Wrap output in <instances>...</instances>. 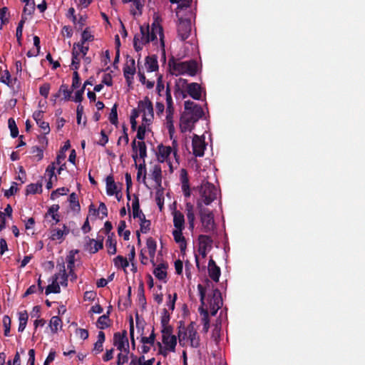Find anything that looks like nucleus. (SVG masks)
I'll return each instance as SVG.
<instances>
[{
    "instance_id": "12",
    "label": "nucleus",
    "mask_w": 365,
    "mask_h": 365,
    "mask_svg": "<svg viewBox=\"0 0 365 365\" xmlns=\"http://www.w3.org/2000/svg\"><path fill=\"white\" fill-rule=\"evenodd\" d=\"M170 71L172 75H188L193 76L197 73V63L194 61H180L171 59L168 62Z\"/></svg>"
},
{
    "instance_id": "15",
    "label": "nucleus",
    "mask_w": 365,
    "mask_h": 365,
    "mask_svg": "<svg viewBox=\"0 0 365 365\" xmlns=\"http://www.w3.org/2000/svg\"><path fill=\"white\" fill-rule=\"evenodd\" d=\"M132 148L133 151L132 157L135 163L138 158L145 160V158L147 156V149L146 145L143 141L137 142L135 140H134L132 143Z\"/></svg>"
},
{
    "instance_id": "3",
    "label": "nucleus",
    "mask_w": 365,
    "mask_h": 365,
    "mask_svg": "<svg viewBox=\"0 0 365 365\" xmlns=\"http://www.w3.org/2000/svg\"><path fill=\"white\" fill-rule=\"evenodd\" d=\"M195 170L199 173L200 176L204 178L201 184L196 188L198 192L196 202L197 208L205 207V206L210 205L217 198L220 192L213 184L209 182L205 179L206 177L205 175H201L203 170L201 169L197 161L195 162Z\"/></svg>"
},
{
    "instance_id": "13",
    "label": "nucleus",
    "mask_w": 365,
    "mask_h": 365,
    "mask_svg": "<svg viewBox=\"0 0 365 365\" xmlns=\"http://www.w3.org/2000/svg\"><path fill=\"white\" fill-rule=\"evenodd\" d=\"M197 210L200 218L202 231L205 232H213L215 230V222L212 212L206 207L197 208Z\"/></svg>"
},
{
    "instance_id": "10",
    "label": "nucleus",
    "mask_w": 365,
    "mask_h": 365,
    "mask_svg": "<svg viewBox=\"0 0 365 365\" xmlns=\"http://www.w3.org/2000/svg\"><path fill=\"white\" fill-rule=\"evenodd\" d=\"M173 4H178V11L176 14L178 16V21L177 24V33L178 37L181 41L186 40L191 34L192 25L190 20L180 17V10L184 7L187 8L190 5V0H170Z\"/></svg>"
},
{
    "instance_id": "38",
    "label": "nucleus",
    "mask_w": 365,
    "mask_h": 365,
    "mask_svg": "<svg viewBox=\"0 0 365 365\" xmlns=\"http://www.w3.org/2000/svg\"><path fill=\"white\" fill-rule=\"evenodd\" d=\"M154 361V359L145 360L144 356H134L132 358L129 365H153Z\"/></svg>"
},
{
    "instance_id": "22",
    "label": "nucleus",
    "mask_w": 365,
    "mask_h": 365,
    "mask_svg": "<svg viewBox=\"0 0 365 365\" xmlns=\"http://www.w3.org/2000/svg\"><path fill=\"white\" fill-rule=\"evenodd\" d=\"M142 71L145 73H153L156 72L158 70V63L155 57L154 56H148L145 58V61L144 66L140 68Z\"/></svg>"
},
{
    "instance_id": "63",
    "label": "nucleus",
    "mask_w": 365,
    "mask_h": 365,
    "mask_svg": "<svg viewBox=\"0 0 365 365\" xmlns=\"http://www.w3.org/2000/svg\"><path fill=\"white\" fill-rule=\"evenodd\" d=\"M68 192V189L66 187H63L58 188L56 190L52 192L51 198L55 199L60 195H66Z\"/></svg>"
},
{
    "instance_id": "62",
    "label": "nucleus",
    "mask_w": 365,
    "mask_h": 365,
    "mask_svg": "<svg viewBox=\"0 0 365 365\" xmlns=\"http://www.w3.org/2000/svg\"><path fill=\"white\" fill-rule=\"evenodd\" d=\"M140 226V232L143 233H146L150 230V222L149 220H146L145 217L139 220Z\"/></svg>"
},
{
    "instance_id": "55",
    "label": "nucleus",
    "mask_w": 365,
    "mask_h": 365,
    "mask_svg": "<svg viewBox=\"0 0 365 365\" xmlns=\"http://www.w3.org/2000/svg\"><path fill=\"white\" fill-rule=\"evenodd\" d=\"M69 202L71 205V208L73 210H78L80 209V205L78 203V196L76 193L73 192L69 196Z\"/></svg>"
},
{
    "instance_id": "46",
    "label": "nucleus",
    "mask_w": 365,
    "mask_h": 365,
    "mask_svg": "<svg viewBox=\"0 0 365 365\" xmlns=\"http://www.w3.org/2000/svg\"><path fill=\"white\" fill-rule=\"evenodd\" d=\"M155 201L160 210H162L164 205L163 187L155 189Z\"/></svg>"
},
{
    "instance_id": "59",
    "label": "nucleus",
    "mask_w": 365,
    "mask_h": 365,
    "mask_svg": "<svg viewBox=\"0 0 365 365\" xmlns=\"http://www.w3.org/2000/svg\"><path fill=\"white\" fill-rule=\"evenodd\" d=\"M155 335L154 334V331H153L149 336L142 337L140 341L143 344H149V345L153 346L155 344Z\"/></svg>"
},
{
    "instance_id": "11",
    "label": "nucleus",
    "mask_w": 365,
    "mask_h": 365,
    "mask_svg": "<svg viewBox=\"0 0 365 365\" xmlns=\"http://www.w3.org/2000/svg\"><path fill=\"white\" fill-rule=\"evenodd\" d=\"M179 341L183 346H190L197 348L200 344V336L197 334V326L190 323L186 328L180 329L178 333Z\"/></svg>"
},
{
    "instance_id": "57",
    "label": "nucleus",
    "mask_w": 365,
    "mask_h": 365,
    "mask_svg": "<svg viewBox=\"0 0 365 365\" xmlns=\"http://www.w3.org/2000/svg\"><path fill=\"white\" fill-rule=\"evenodd\" d=\"M109 120L113 125H116L118 123V113H117V105L116 104H115L113 106V108H111L110 115H109Z\"/></svg>"
},
{
    "instance_id": "42",
    "label": "nucleus",
    "mask_w": 365,
    "mask_h": 365,
    "mask_svg": "<svg viewBox=\"0 0 365 365\" xmlns=\"http://www.w3.org/2000/svg\"><path fill=\"white\" fill-rule=\"evenodd\" d=\"M58 209L59 206L58 205H53L48 209V212L46 215V217H51L54 221V222L52 223V225L59 222V217L58 215Z\"/></svg>"
},
{
    "instance_id": "31",
    "label": "nucleus",
    "mask_w": 365,
    "mask_h": 365,
    "mask_svg": "<svg viewBox=\"0 0 365 365\" xmlns=\"http://www.w3.org/2000/svg\"><path fill=\"white\" fill-rule=\"evenodd\" d=\"M119 190L117 185L114 182L112 176H108L106 178V193L108 195H113L116 191Z\"/></svg>"
},
{
    "instance_id": "35",
    "label": "nucleus",
    "mask_w": 365,
    "mask_h": 365,
    "mask_svg": "<svg viewBox=\"0 0 365 365\" xmlns=\"http://www.w3.org/2000/svg\"><path fill=\"white\" fill-rule=\"evenodd\" d=\"M146 247L148 249L150 257L153 259L155 256L157 248L156 241L152 237L148 238L146 241Z\"/></svg>"
},
{
    "instance_id": "48",
    "label": "nucleus",
    "mask_w": 365,
    "mask_h": 365,
    "mask_svg": "<svg viewBox=\"0 0 365 365\" xmlns=\"http://www.w3.org/2000/svg\"><path fill=\"white\" fill-rule=\"evenodd\" d=\"M125 222L120 221L118 227V233L120 236H123L125 240H128L130 232L129 230H125Z\"/></svg>"
},
{
    "instance_id": "27",
    "label": "nucleus",
    "mask_w": 365,
    "mask_h": 365,
    "mask_svg": "<svg viewBox=\"0 0 365 365\" xmlns=\"http://www.w3.org/2000/svg\"><path fill=\"white\" fill-rule=\"evenodd\" d=\"M89 50V46H83L78 43H74L72 48V56L85 57Z\"/></svg>"
},
{
    "instance_id": "21",
    "label": "nucleus",
    "mask_w": 365,
    "mask_h": 365,
    "mask_svg": "<svg viewBox=\"0 0 365 365\" xmlns=\"http://www.w3.org/2000/svg\"><path fill=\"white\" fill-rule=\"evenodd\" d=\"M186 93L195 100H200L205 95V90L197 83H190Z\"/></svg>"
},
{
    "instance_id": "64",
    "label": "nucleus",
    "mask_w": 365,
    "mask_h": 365,
    "mask_svg": "<svg viewBox=\"0 0 365 365\" xmlns=\"http://www.w3.org/2000/svg\"><path fill=\"white\" fill-rule=\"evenodd\" d=\"M59 92L63 95V98L68 101L71 97V91H70L66 85H62L60 87Z\"/></svg>"
},
{
    "instance_id": "8",
    "label": "nucleus",
    "mask_w": 365,
    "mask_h": 365,
    "mask_svg": "<svg viewBox=\"0 0 365 365\" xmlns=\"http://www.w3.org/2000/svg\"><path fill=\"white\" fill-rule=\"evenodd\" d=\"M161 342L158 341L156 345L158 353L166 357L170 353L175 351L177 338L173 334V329L168 325L163 324L161 329Z\"/></svg>"
},
{
    "instance_id": "29",
    "label": "nucleus",
    "mask_w": 365,
    "mask_h": 365,
    "mask_svg": "<svg viewBox=\"0 0 365 365\" xmlns=\"http://www.w3.org/2000/svg\"><path fill=\"white\" fill-rule=\"evenodd\" d=\"M199 248L210 250L212 246V240L207 235H201L198 237Z\"/></svg>"
},
{
    "instance_id": "61",
    "label": "nucleus",
    "mask_w": 365,
    "mask_h": 365,
    "mask_svg": "<svg viewBox=\"0 0 365 365\" xmlns=\"http://www.w3.org/2000/svg\"><path fill=\"white\" fill-rule=\"evenodd\" d=\"M3 325L4 327V334L5 336H9L11 328V319L9 316L5 315L3 317Z\"/></svg>"
},
{
    "instance_id": "2",
    "label": "nucleus",
    "mask_w": 365,
    "mask_h": 365,
    "mask_svg": "<svg viewBox=\"0 0 365 365\" xmlns=\"http://www.w3.org/2000/svg\"><path fill=\"white\" fill-rule=\"evenodd\" d=\"M153 19L154 21L150 26L146 24L140 26V33L135 35L133 46L136 51H141L144 46L150 43L164 50L163 29L160 25L158 15L155 14Z\"/></svg>"
},
{
    "instance_id": "6",
    "label": "nucleus",
    "mask_w": 365,
    "mask_h": 365,
    "mask_svg": "<svg viewBox=\"0 0 365 365\" xmlns=\"http://www.w3.org/2000/svg\"><path fill=\"white\" fill-rule=\"evenodd\" d=\"M139 115L142 116V122H145V123L147 124H152L154 119L153 106L152 102L147 97L143 100L140 101L137 108L132 110L130 115V124L133 130L136 129V118Z\"/></svg>"
},
{
    "instance_id": "14",
    "label": "nucleus",
    "mask_w": 365,
    "mask_h": 365,
    "mask_svg": "<svg viewBox=\"0 0 365 365\" xmlns=\"http://www.w3.org/2000/svg\"><path fill=\"white\" fill-rule=\"evenodd\" d=\"M207 148V143L205 141V136L194 134L192 138V154L195 157H202Z\"/></svg>"
},
{
    "instance_id": "4",
    "label": "nucleus",
    "mask_w": 365,
    "mask_h": 365,
    "mask_svg": "<svg viewBox=\"0 0 365 365\" xmlns=\"http://www.w3.org/2000/svg\"><path fill=\"white\" fill-rule=\"evenodd\" d=\"M204 115L201 106L191 101H185L184 111L180 117V128L182 133H190L195 124Z\"/></svg>"
},
{
    "instance_id": "43",
    "label": "nucleus",
    "mask_w": 365,
    "mask_h": 365,
    "mask_svg": "<svg viewBox=\"0 0 365 365\" xmlns=\"http://www.w3.org/2000/svg\"><path fill=\"white\" fill-rule=\"evenodd\" d=\"M102 248H103V242L101 241H97L93 239L89 240V242L88 243L87 250L91 253H96Z\"/></svg>"
},
{
    "instance_id": "45",
    "label": "nucleus",
    "mask_w": 365,
    "mask_h": 365,
    "mask_svg": "<svg viewBox=\"0 0 365 365\" xmlns=\"http://www.w3.org/2000/svg\"><path fill=\"white\" fill-rule=\"evenodd\" d=\"M109 312L106 314L101 316L96 323L97 327L101 329H104L110 326V319L108 317Z\"/></svg>"
},
{
    "instance_id": "36",
    "label": "nucleus",
    "mask_w": 365,
    "mask_h": 365,
    "mask_svg": "<svg viewBox=\"0 0 365 365\" xmlns=\"http://www.w3.org/2000/svg\"><path fill=\"white\" fill-rule=\"evenodd\" d=\"M1 82L6 84L10 88H14L16 78H12L8 71H4L0 78Z\"/></svg>"
},
{
    "instance_id": "9",
    "label": "nucleus",
    "mask_w": 365,
    "mask_h": 365,
    "mask_svg": "<svg viewBox=\"0 0 365 365\" xmlns=\"http://www.w3.org/2000/svg\"><path fill=\"white\" fill-rule=\"evenodd\" d=\"M58 272L55 274L50 279L51 284H49L45 290V294L48 295L51 293L57 294L61 292V286L66 287L68 285V277L69 273H66V265L63 259L61 262H58L57 264Z\"/></svg>"
},
{
    "instance_id": "20",
    "label": "nucleus",
    "mask_w": 365,
    "mask_h": 365,
    "mask_svg": "<svg viewBox=\"0 0 365 365\" xmlns=\"http://www.w3.org/2000/svg\"><path fill=\"white\" fill-rule=\"evenodd\" d=\"M68 233L69 228L63 225L62 228H53L51 230L50 239L53 241H58L61 243Z\"/></svg>"
},
{
    "instance_id": "5",
    "label": "nucleus",
    "mask_w": 365,
    "mask_h": 365,
    "mask_svg": "<svg viewBox=\"0 0 365 365\" xmlns=\"http://www.w3.org/2000/svg\"><path fill=\"white\" fill-rule=\"evenodd\" d=\"M155 155L157 160L161 163H165L169 168V172L173 173L174 170L179 165L177 141H173V146L164 145L163 144L158 145Z\"/></svg>"
},
{
    "instance_id": "39",
    "label": "nucleus",
    "mask_w": 365,
    "mask_h": 365,
    "mask_svg": "<svg viewBox=\"0 0 365 365\" xmlns=\"http://www.w3.org/2000/svg\"><path fill=\"white\" fill-rule=\"evenodd\" d=\"M135 165H136V168H137V170H138V172H137V179H138V180H140V179L142 178L143 182L144 184H145L147 172H146V167H145V160H143V162L141 163H140L139 165H138L137 163H136Z\"/></svg>"
},
{
    "instance_id": "32",
    "label": "nucleus",
    "mask_w": 365,
    "mask_h": 365,
    "mask_svg": "<svg viewBox=\"0 0 365 365\" xmlns=\"http://www.w3.org/2000/svg\"><path fill=\"white\" fill-rule=\"evenodd\" d=\"M106 247L109 255L116 253V240L113 238V234L109 235L106 242Z\"/></svg>"
},
{
    "instance_id": "16",
    "label": "nucleus",
    "mask_w": 365,
    "mask_h": 365,
    "mask_svg": "<svg viewBox=\"0 0 365 365\" xmlns=\"http://www.w3.org/2000/svg\"><path fill=\"white\" fill-rule=\"evenodd\" d=\"M113 345L120 351L128 350L129 343L125 331L117 332L114 334Z\"/></svg>"
},
{
    "instance_id": "49",
    "label": "nucleus",
    "mask_w": 365,
    "mask_h": 365,
    "mask_svg": "<svg viewBox=\"0 0 365 365\" xmlns=\"http://www.w3.org/2000/svg\"><path fill=\"white\" fill-rule=\"evenodd\" d=\"M113 261L115 267H121L124 269L129 265V262L127 258L123 257L120 255L117 256Z\"/></svg>"
},
{
    "instance_id": "60",
    "label": "nucleus",
    "mask_w": 365,
    "mask_h": 365,
    "mask_svg": "<svg viewBox=\"0 0 365 365\" xmlns=\"http://www.w3.org/2000/svg\"><path fill=\"white\" fill-rule=\"evenodd\" d=\"M126 130H127V129L125 127H123V135H120L118 140V145H126L128 143L129 138H128V135Z\"/></svg>"
},
{
    "instance_id": "40",
    "label": "nucleus",
    "mask_w": 365,
    "mask_h": 365,
    "mask_svg": "<svg viewBox=\"0 0 365 365\" xmlns=\"http://www.w3.org/2000/svg\"><path fill=\"white\" fill-rule=\"evenodd\" d=\"M153 274L156 278L165 281L167 277L166 267L164 264H160L153 270Z\"/></svg>"
},
{
    "instance_id": "37",
    "label": "nucleus",
    "mask_w": 365,
    "mask_h": 365,
    "mask_svg": "<svg viewBox=\"0 0 365 365\" xmlns=\"http://www.w3.org/2000/svg\"><path fill=\"white\" fill-rule=\"evenodd\" d=\"M28 319L29 316L26 311H23L19 313V331L22 332L24 331L27 324Z\"/></svg>"
},
{
    "instance_id": "18",
    "label": "nucleus",
    "mask_w": 365,
    "mask_h": 365,
    "mask_svg": "<svg viewBox=\"0 0 365 365\" xmlns=\"http://www.w3.org/2000/svg\"><path fill=\"white\" fill-rule=\"evenodd\" d=\"M190 83H187L186 79L179 78L175 81V95L176 97L180 96L182 98L187 97V91Z\"/></svg>"
},
{
    "instance_id": "56",
    "label": "nucleus",
    "mask_w": 365,
    "mask_h": 365,
    "mask_svg": "<svg viewBox=\"0 0 365 365\" xmlns=\"http://www.w3.org/2000/svg\"><path fill=\"white\" fill-rule=\"evenodd\" d=\"M187 219L189 225V230L192 232L195 226V212L186 213Z\"/></svg>"
},
{
    "instance_id": "23",
    "label": "nucleus",
    "mask_w": 365,
    "mask_h": 365,
    "mask_svg": "<svg viewBox=\"0 0 365 365\" xmlns=\"http://www.w3.org/2000/svg\"><path fill=\"white\" fill-rule=\"evenodd\" d=\"M135 73V60L130 58L126 61V63L123 68V75L128 81H131L133 78V76Z\"/></svg>"
},
{
    "instance_id": "52",
    "label": "nucleus",
    "mask_w": 365,
    "mask_h": 365,
    "mask_svg": "<svg viewBox=\"0 0 365 365\" xmlns=\"http://www.w3.org/2000/svg\"><path fill=\"white\" fill-rule=\"evenodd\" d=\"M8 125L11 131V135L13 138L17 137L19 134V130L16 126V122L13 118H9L8 120Z\"/></svg>"
},
{
    "instance_id": "54",
    "label": "nucleus",
    "mask_w": 365,
    "mask_h": 365,
    "mask_svg": "<svg viewBox=\"0 0 365 365\" xmlns=\"http://www.w3.org/2000/svg\"><path fill=\"white\" fill-rule=\"evenodd\" d=\"M31 153L33 154V158L37 160L40 161L43 159V152L41 148L37 146H34L31 148Z\"/></svg>"
},
{
    "instance_id": "47",
    "label": "nucleus",
    "mask_w": 365,
    "mask_h": 365,
    "mask_svg": "<svg viewBox=\"0 0 365 365\" xmlns=\"http://www.w3.org/2000/svg\"><path fill=\"white\" fill-rule=\"evenodd\" d=\"M138 76L140 81L146 86L148 88H152L154 86L155 81L147 80L143 71L138 67Z\"/></svg>"
},
{
    "instance_id": "30",
    "label": "nucleus",
    "mask_w": 365,
    "mask_h": 365,
    "mask_svg": "<svg viewBox=\"0 0 365 365\" xmlns=\"http://www.w3.org/2000/svg\"><path fill=\"white\" fill-rule=\"evenodd\" d=\"M105 341V334L101 331L98 334L97 341L94 344L93 352L95 354H98L103 350V343Z\"/></svg>"
},
{
    "instance_id": "17",
    "label": "nucleus",
    "mask_w": 365,
    "mask_h": 365,
    "mask_svg": "<svg viewBox=\"0 0 365 365\" xmlns=\"http://www.w3.org/2000/svg\"><path fill=\"white\" fill-rule=\"evenodd\" d=\"M150 178L153 180V187L155 189H161L162 185V168L159 165H154L150 170Z\"/></svg>"
},
{
    "instance_id": "1",
    "label": "nucleus",
    "mask_w": 365,
    "mask_h": 365,
    "mask_svg": "<svg viewBox=\"0 0 365 365\" xmlns=\"http://www.w3.org/2000/svg\"><path fill=\"white\" fill-rule=\"evenodd\" d=\"M197 289L201 302L199 312L202 316L203 331L207 332L210 327L208 312H210L212 315H215L218 309H220L222 305L221 293L217 289H214L208 281L205 286L198 284Z\"/></svg>"
},
{
    "instance_id": "7",
    "label": "nucleus",
    "mask_w": 365,
    "mask_h": 365,
    "mask_svg": "<svg viewBox=\"0 0 365 365\" xmlns=\"http://www.w3.org/2000/svg\"><path fill=\"white\" fill-rule=\"evenodd\" d=\"M173 229L172 235L176 244H178L181 252L184 253L187 248V240L183 235L185 228V220L182 212L175 209L172 212Z\"/></svg>"
},
{
    "instance_id": "41",
    "label": "nucleus",
    "mask_w": 365,
    "mask_h": 365,
    "mask_svg": "<svg viewBox=\"0 0 365 365\" xmlns=\"http://www.w3.org/2000/svg\"><path fill=\"white\" fill-rule=\"evenodd\" d=\"M132 211H133V217L134 218H138V220L143 219L145 217L144 214L140 209L139 202L138 199H135L132 202Z\"/></svg>"
},
{
    "instance_id": "58",
    "label": "nucleus",
    "mask_w": 365,
    "mask_h": 365,
    "mask_svg": "<svg viewBox=\"0 0 365 365\" xmlns=\"http://www.w3.org/2000/svg\"><path fill=\"white\" fill-rule=\"evenodd\" d=\"M165 101H166V109L175 108L173 106V101L170 93V90L168 87L165 91Z\"/></svg>"
},
{
    "instance_id": "50",
    "label": "nucleus",
    "mask_w": 365,
    "mask_h": 365,
    "mask_svg": "<svg viewBox=\"0 0 365 365\" xmlns=\"http://www.w3.org/2000/svg\"><path fill=\"white\" fill-rule=\"evenodd\" d=\"M132 2L135 8V10L133 9L131 10L132 14L133 15H140L144 6V0H132Z\"/></svg>"
},
{
    "instance_id": "28",
    "label": "nucleus",
    "mask_w": 365,
    "mask_h": 365,
    "mask_svg": "<svg viewBox=\"0 0 365 365\" xmlns=\"http://www.w3.org/2000/svg\"><path fill=\"white\" fill-rule=\"evenodd\" d=\"M62 320L59 317H52L48 324L51 333L56 334L62 328Z\"/></svg>"
},
{
    "instance_id": "26",
    "label": "nucleus",
    "mask_w": 365,
    "mask_h": 365,
    "mask_svg": "<svg viewBox=\"0 0 365 365\" xmlns=\"http://www.w3.org/2000/svg\"><path fill=\"white\" fill-rule=\"evenodd\" d=\"M174 113L175 108L165 109V125L170 135L174 132L175 130L173 123Z\"/></svg>"
},
{
    "instance_id": "25",
    "label": "nucleus",
    "mask_w": 365,
    "mask_h": 365,
    "mask_svg": "<svg viewBox=\"0 0 365 365\" xmlns=\"http://www.w3.org/2000/svg\"><path fill=\"white\" fill-rule=\"evenodd\" d=\"M208 273L211 279L217 282L220 276V269L216 265L215 261L211 258L208 263Z\"/></svg>"
},
{
    "instance_id": "24",
    "label": "nucleus",
    "mask_w": 365,
    "mask_h": 365,
    "mask_svg": "<svg viewBox=\"0 0 365 365\" xmlns=\"http://www.w3.org/2000/svg\"><path fill=\"white\" fill-rule=\"evenodd\" d=\"M76 252H74L73 251H71L66 258V267L72 280H75L77 278V276L73 271Z\"/></svg>"
},
{
    "instance_id": "33",
    "label": "nucleus",
    "mask_w": 365,
    "mask_h": 365,
    "mask_svg": "<svg viewBox=\"0 0 365 365\" xmlns=\"http://www.w3.org/2000/svg\"><path fill=\"white\" fill-rule=\"evenodd\" d=\"M35 11V3H26L25 4L21 19H24L26 21L29 18L31 17L32 14Z\"/></svg>"
},
{
    "instance_id": "51",
    "label": "nucleus",
    "mask_w": 365,
    "mask_h": 365,
    "mask_svg": "<svg viewBox=\"0 0 365 365\" xmlns=\"http://www.w3.org/2000/svg\"><path fill=\"white\" fill-rule=\"evenodd\" d=\"M129 351H120L117 356V365H124L128 361Z\"/></svg>"
},
{
    "instance_id": "44",
    "label": "nucleus",
    "mask_w": 365,
    "mask_h": 365,
    "mask_svg": "<svg viewBox=\"0 0 365 365\" xmlns=\"http://www.w3.org/2000/svg\"><path fill=\"white\" fill-rule=\"evenodd\" d=\"M151 124L145 123V122H142L141 125L138 127L137 131V138L143 141L144 140L145 133L147 132L150 131V125Z\"/></svg>"
},
{
    "instance_id": "19",
    "label": "nucleus",
    "mask_w": 365,
    "mask_h": 365,
    "mask_svg": "<svg viewBox=\"0 0 365 365\" xmlns=\"http://www.w3.org/2000/svg\"><path fill=\"white\" fill-rule=\"evenodd\" d=\"M180 180L181 182V189L185 197H190L191 190L190 187L187 172L185 169L182 168L180 171Z\"/></svg>"
},
{
    "instance_id": "53",
    "label": "nucleus",
    "mask_w": 365,
    "mask_h": 365,
    "mask_svg": "<svg viewBox=\"0 0 365 365\" xmlns=\"http://www.w3.org/2000/svg\"><path fill=\"white\" fill-rule=\"evenodd\" d=\"M8 9L6 7H3L0 9V30L2 29L3 25L6 24L9 21Z\"/></svg>"
},
{
    "instance_id": "34",
    "label": "nucleus",
    "mask_w": 365,
    "mask_h": 365,
    "mask_svg": "<svg viewBox=\"0 0 365 365\" xmlns=\"http://www.w3.org/2000/svg\"><path fill=\"white\" fill-rule=\"evenodd\" d=\"M94 40V36L91 34V32L89 31L88 29H86L82 34H81V39L78 43L83 46H88L87 44L88 42L93 41Z\"/></svg>"
}]
</instances>
